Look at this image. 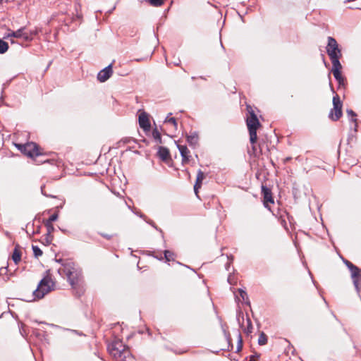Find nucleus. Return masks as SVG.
<instances>
[{
    "instance_id": "nucleus-16",
    "label": "nucleus",
    "mask_w": 361,
    "mask_h": 361,
    "mask_svg": "<svg viewBox=\"0 0 361 361\" xmlns=\"http://www.w3.org/2000/svg\"><path fill=\"white\" fill-rule=\"evenodd\" d=\"M12 259L16 264H17L21 259V252L20 251L18 245H16L13 250Z\"/></svg>"
},
{
    "instance_id": "nucleus-7",
    "label": "nucleus",
    "mask_w": 361,
    "mask_h": 361,
    "mask_svg": "<svg viewBox=\"0 0 361 361\" xmlns=\"http://www.w3.org/2000/svg\"><path fill=\"white\" fill-rule=\"evenodd\" d=\"M345 264L351 272V277L353 279L354 286L357 291L360 292L361 289V270L348 261H347Z\"/></svg>"
},
{
    "instance_id": "nucleus-33",
    "label": "nucleus",
    "mask_w": 361,
    "mask_h": 361,
    "mask_svg": "<svg viewBox=\"0 0 361 361\" xmlns=\"http://www.w3.org/2000/svg\"><path fill=\"white\" fill-rule=\"evenodd\" d=\"M153 135L155 138H159V134L158 132H154Z\"/></svg>"
},
{
    "instance_id": "nucleus-10",
    "label": "nucleus",
    "mask_w": 361,
    "mask_h": 361,
    "mask_svg": "<svg viewBox=\"0 0 361 361\" xmlns=\"http://www.w3.org/2000/svg\"><path fill=\"white\" fill-rule=\"evenodd\" d=\"M112 73L111 65H109L98 73L97 79L102 82H105L111 77Z\"/></svg>"
},
{
    "instance_id": "nucleus-2",
    "label": "nucleus",
    "mask_w": 361,
    "mask_h": 361,
    "mask_svg": "<svg viewBox=\"0 0 361 361\" xmlns=\"http://www.w3.org/2000/svg\"><path fill=\"white\" fill-rule=\"evenodd\" d=\"M54 287L55 283L50 275L49 271H47L46 276L39 283L37 289L33 291V298L28 301L42 299L46 294L53 290Z\"/></svg>"
},
{
    "instance_id": "nucleus-15",
    "label": "nucleus",
    "mask_w": 361,
    "mask_h": 361,
    "mask_svg": "<svg viewBox=\"0 0 361 361\" xmlns=\"http://www.w3.org/2000/svg\"><path fill=\"white\" fill-rule=\"evenodd\" d=\"M158 155L159 158L163 161H166L170 158V153L167 148L164 147H160L158 150Z\"/></svg>"
},
{
    "instance_id": "nucleus-23",
    "label": "nucleus",
    "mask_w": 361,
    "mask_h": 361,
    "mask_svg": "<svg viewBox=\"0 0 361 361\" xmlns=\"http://www.w3.org/2000/svg\"><path fill=\"white\" fill-rule=\"evenodd\" d=\"M164 256L167 261L174 260V258H175L174 253L169 250H165Z\"/></svg>"
},
{
    "instance_id": "nucleus-11",
    "label": "nucleus",
    "mask_w": 361,
    "mask_h": 361,
    "mask_svg": "<svg viewBox=\"0 0 361 361\" xmlns=\"http://www.w3.org/2000/svg\"><path fill=\"white\" fill-rule=\"evenodd\" d=\"M262 193L264 196V205L265 207L270 209L269 204L274 203V199L272 197L271 190L269 188L262 186Z\"/></svg>"
},
{
    "instance_id": "nucleus-21",
    "label": "nucleus",
    "mask_w": 361,
    "mask_h": 361,
    "mask_svg": "<svg viewBox=\"0 0 361 361\" xmlns=\"http://www.w3.org/2000/svg\"><path fill=\"white\" fill-rule=\"evenodd\" d=\"M8 49V44L3 41L2 39H0V53L4 54L5 53Z\"/></svg>"
},
{
    "instance_id": "nucleus-29",
    "label": "nucleus",
    "mask_w": 361,
    "mask_h": 361,
    "mask_svg": "<svg viewBox=\"0 0 361 361\" xmlns=\"http://www.w3.org/2000/svg\"><path fill=\"white\" fill-rule=\"evenodd\" d=\"M45 226L47 227V231H48L49 233H51L54 230V226H53L52 223H49V222L46 221L45 222Z\"/></svg>"
},
{
    "instance_id": "nucleus-24",
    "label": "nucleus",
    "mask_w": 361,
    "mask_h": 361,
    "mask_svg": "<svg viewBox=\"0 0 361 361\" xmlns=\"http://www.w3.org/2000/svg\"><path fill=\"white\" fill-rule=\"evenodd\" d=\"M32 248L35 257H39L42 255L43 252L39 247L32 245Z\"/></svg>"
},
{
    "instance_id": "nucleus-9",
    "label": "nucleus",
    "mask_w": 361,
    "mask_h": 361,
    "mask_svg": "<svg viewBox=\"0 0 361 361\" xmlns=\"http://www.w3.org/2000/svg\"><path fill=\"white\" fill-rule=\"evenodd\" d=\"M333 105L334 108L330 112L329 117L333 121H337L342 116V103L337 94L333 97Z\"/></svg>"
},
{
    "instance_id": "nucleus-26",
    "label": "nucleus",
    "mask_w": 361,
    "mask_h": 361,
    "mask_svg": "<svg viewBox=\"0 0 361 361\" xmlns=\"http://www.w3.org/2000/svg\"><path fill=\"white\" fill-rule=\"evenodd\" d=\"M267 342V336L264 333H261L258 339V343L261 345H265Z\"/></svg>"
},
{
    "instance_id": "nucleus-6",
    "label": "nucleus",
    "mask_w": 361,
    "mask_h": 361,
    "mask_svg": "<svg viewBox=\"0 0 361 361\" xmlns=\"http://www.w3.org/2000/svg\"><path fill=\"white\" fill-rule=\"evenodd\" d=\"M16 146L27 157H35L41 154L38 146L34 142L25 145L16 144Z\"/></svg>"
},
{
    "instance_id": "nucleus-30",
    "label": "nucleus",
    "mask_w": 361,
    "mask_h": 361,
    "mask_svg": "<svg viewBox=\"0 0 361 361\" xmlns=\"http://www.w3.org/2000/svg\"><path fill=\"white\" fill-rule=\"evenodd\" d=\"M57 219H58V214H54L51 216H50V217L46 221L49 222V223H53Z\"/></svg>"
},
{
    "instance_id": "nucleus-13",
    "label": "nucleus",
    "mask_w": 361,
    "mask_h": 361,
    "mask_svg": "<svg viewBox=\"0 0 361 361\" xmlns=\"http://www.w3.org/2000/svg\"><path fill=\"white\" fill-rule=\"evenodd\" d=\"M179 151H180V153L182 156V163L183 164H185L187 163H188L189 161V158H190V152L188 149V147L185 146V145H177Z\"/></svg>"
},
{
    "instance_id": "nucleus-32",
    "label": "nucleus",
    "mask_w": 361,
    "mask_h": 361,
    "mask_svg": "<svg viewBox=\"0 0 361 361\" xmlns=\"http://www.w3.org/2000/svg\"><path fill=\"white\" fill-rule=\"evenodd\" d=\"M14 0H0V4L1 5H4V4H8L9 2H12Z\"/></svg>"
},
{
    "instance_id": "nucleus-35",
    "label": "nucleus",
    "mask_w": 361,
    "mask_h": 361,
    "mask_svg": "<svg viewBox=\"0 0 361 361\" xmlns=\"http://www.w3.org/2000/svg\"><path fill=\"white\" fill-rule=\"evenodd\" d=\"M228 282H229L230 283H231V276H229V277H228Z\"/></svg>"
},
{
    "instance_id": "nucleus-12",
    "label": "nucleus",
    "mask_w": 361,
    "mask_h": 361,
    "mask_svg": "<svg viewBox=\"0 0 361 361\" xmlns=\"http://www.w3.org/2000/svg\"><path fill=\"white\" fill-rule=\"evenodd\" d=\"M139 124L140 128L144 130H147L150 127L148 115L144 111L140 112L139 114Z\"/></svg>"
},
{
    "instance_id": "nucleus-31",
    "label": "nucleus",
    "mask_w": 361,
    "mask_h": 361,
    "mask_svg": "<svg viewBox=\"0 0 361 361\" xmlns=\"http://www.w3.org/2000/svg\"><path fill=\"white\" fill-rule=\"evenodd\" d=\"M259 357V356L258 355H252L250 356L249 361H257Z\"/></svg>"
},
{
    "instance_id": "nucleus-28",
    "label": "nucleus",
    "mask_w": 361,
    "mask_h": 361,
    "mask_svg": "<svg viewBox=\"0 0 361 361\" xmlns=\"http://www.w3.org/2000/svg\"><path fill=\"white\" fill-rule=\"evenodd\" d=\"M151 5L154 6H159L163 4L164 0H148Z\"/></svg>"
},
{
    "instance_id": "nucleus-17",
    "label": "nucleus",
    "mask_w": 361,
    "mask_h": 361,
    "mask_svg": "<svg viewBox=\"0 0 361 361\" xmlns=\"http://www.w3.org/2000/svg\"><path fill=\"white\" fill-rule=\"evenodd\" d=\"M340 57H334V59H331V63H332V72L333 71H341L342 66L341 64L339 62Z\"/></svg>"
},
{
    "instance_id": "nucleus-3",
    "label": "nucleus",
    "mask_w": 361,
    "mask_h": 361,
    "mask_svg": "<svg viewBox=\"0 0 361 361\" xmlns=\"http://www.w3.org/2000/svg\"><path fill=\"white\" fill-rule=\"evenodd\" d=\"M37 33V29L28 31L25 27H23L16 31L8 30L4 38L9 39L13 44L15 43L14 38L20 39L23 42H30Z\"/></svg>"
},
{
    "instance_id": "nucleus-14",
    "label": "nucleus",
    "mask_w": 361,
    "mask_h": 361,
    "mask_svg": "<svg viewBox=\"0 0 361 361\" xmlns=\"http://www.w3.org/2000/svg\"><path fill=\"white\" fill-rule=\"evenodd\" d=\"M204 178H205V176H204V173L200 170L197 172L196 183L194 185V190H195V192L196 195H197L198 189L201 188L202 181L204 179Z\"/></svg>"
},
{
    "instance_id": "nucleus-5",
    "label": "nucleus",
    "mask_w": 361,
    "mask_h": 361,
    "mask_svg": "<svg viewBox=\"0 0 361 361\" xmlns=\"http://www.w3.org/2000/svg\"><path fill=\"white\" fill-rule=\"evenodd\" d=\"M108 349L112 356L116 359L123 360L127 358L128 355V347L123 343L121 341H115L111 345H109Z\"/></svg>"
},
{
    "instance_id": "nucleus-8",
    "label": "nucleus",
    "mask_w": 361,
    "mask_h": 361,
    "mask_svg": "<svg viewBox=\"0 0 361 361\" xmlns=\"http://www.w3.org/2000/svg\"><path fill=\"white\" fill-rule=\"evenodd\" d=\"M326 51L329 56L330 59H334V57L341 56V52L338 48V44L336 40L332 37H328Z\"/></svg>"
},
{
    "instance_id": "nucleus-4",
    "label": "nucleus",
    "mask_w": 361,
    "mask_h": 361,
    "mask_svg": "<svg viewBox=\"0 0 361 361\" xmlns=\"http://www.w3.org/2000/svg\"><path fill=\"white\" fill-rule=\"evenodd\" d=\"M247 111L250 116L247 118L246 123L249 130L250 142L254 144L257 140V130L260 126V123L250 106H247Z\"/></svg>"
},
{
    "instance_id": "nucleus-20",
    "label": "nucleus",
    "mask_w": 361,
    "mask_h": 361,
    "mask_svg": "<svg viewBox=\"0 0 361 361\" xmlns=\"http://www.w3.org/2000/svg\"><path fill=\"white\" fill-rule=\"evenodd\" d=\"M187 140L191 145H196L198 141V136L196 134L189 135L187 137Z\"/></svg>"
},
{
    "instance_id": "nucleus-27",
    "label": "nucleus",
    "mask_w": 361,
    "mask_h": 361,
    "mask_svg": "<svg viewBox=\"0 0 361 361\" xmlns=\"http://www.w3.org/2000/svg\"><path fill=\"white\" fill-rule=\"evenodd\" d=\"M333 74H334V78H336V80L340 83L341 84L343 82V78L341 75V71H333L332 72Z\"/></svg>"
},
{
    "instance_id": "nucleus-18",
    "label": "nucleus",
    "mask_w": 361,
    "mask_h": 361,
    "mask_svg": "<svg viewBox=\"0 0 361 361\" xmlns=\"http://www.w3.org/2000/svg\"><path fill=\"white\" fill-rule=\"evenodd\" d=\"M347 114L348 116V117L350 118V121L354 123V128H355V130L356 131L357 130V119H356V114H355V112L353 111V110H348L347 111Z\"/></svg>"
},
{
    "instance_id": "nucleus-34",
    "label": "nucleus",
    "mask_w": 361,
    "mask_h": 361,
    "mask_svg": "<svg viewBox=\"0 0 361 361\" xmlns=\"http://www.w3.org/2000/svg\"><path fill=\"white\" fill-rule=\"evenodd\" d=\"M255 143H254V144H252V151H253V153H255V150H256V147H255Z\"/></svg>"
},
{
    "instance_id": "nucleus-1",
    "label": "nucleus",
    "mask_w": 361,
    "mask_h": 361,
    "mask_svg": "<svg viewBox=\"0 0 361 361\" xmlns=\"http://www.w3.org/2000/svg\"><path fill=\"white\" fill-rule=\"evenodd\" d=\"M60 275L66 276L73 289L82 292L83 290V281L80 271L74 264L68 263L58 270Z\"/></svg>"
},
{
    "instance_id": "nucleus-22",
    "label": "nucleus",
    "mask_w": 361,
    "mask_h": 361,
    "mask_svg": "<svg viewBox=\"0 0 361 361\" xmlns=\"http://www.w3.org/2000/svg\"><path fill=\"white\" fill-rule=\"evenodd\" d=\"M164 122L166 123H169V124H171L172 125L174 128H177V123H176V121L174 118L173 117H169V116L165 118V121Z\"/></svg>"
},
{
    "instance_id": "nucleus-19",
    "label": "nucleus",
    "mask_w": 361,
    "mask_h": 361,
    "mask_svg": "<svg viewBox=\"0 0 361 361\" xmlns=\"http://www.w3.org/2000/svg\"><path fill=\"white\" fill-rule=\"evenodd\" d=\"M238 291L240 297H237L238 300L241 302H248V298L246 292L241 289H239Z\"/></svg>"
},
{
    "instance_id": "nucleus-25",
    "label": "nucleus",
    "mask_w": 361,
    "mask_h": 361,
    "mask_svg": "<svg viewBox=\"0 0 361 361\" xmlns=\"http://www.w3.org/2000/svg\"><path fill=\"white\" fill-rule=\"evenodd\" d=\"M246 322H247V326L245 327L244 331L248 334H250L252 331V325L251 321L249 318L247 319Z\"/></svg>"
}]
</instances>
